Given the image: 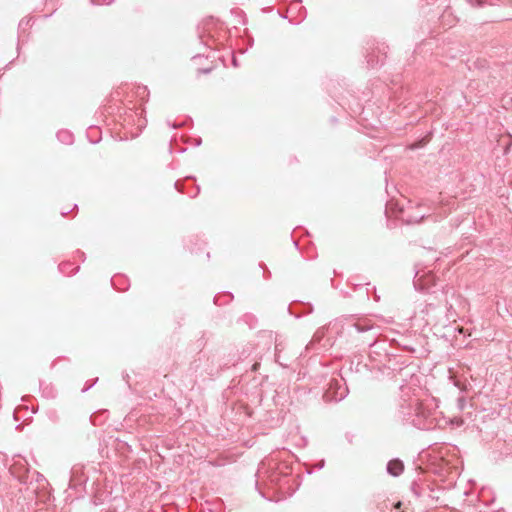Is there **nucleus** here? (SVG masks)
<instances>
[{"instance_id": "6e6552de", "label": "nucleus", "mask_w": 512, "mask_h": 512, "mask_svg": "<svg viewBox=\"0 0 512 512\" xmlns=\"http://www.w3.org/2000/svg\"><path fill=\"white\" fill-rule=\"evenodd\" d=\"M260 360V353L252 346L247 345L239 353L238 359L233 365L235 367L241 366L240 369H244L246 372L248 370L256 372L260 367Z\"/></svg>"}, {"instance_id": "412c9836", "label": "nucleus", "mask_w": 512, "mask_h": 512, "mask_svg": "<svg viewBox=\"0 0 512 512\" xmlns=\"http://www.w3.org/2000/svg\"><path fill=\"white\" fill-rule=\"evenodd\" d=\"M184 247L192 254H199L206 247L205 239L198 234H192L184 239Z\"/></svg>"}, {"instance_id": "49530a36", "label": "nucleus", "mask_w": 512, "mask_h": 512, "mask_svg": "<svg viewBox=\"0 0 512 512\" xmlns=\"http://www.w3.org/2000/svg\"><path fill=\"white\" fill-rule=\"evenodd\" d=\"M351 111L353 115H363L365 113V108L360 104H357V107L355 109L351 108Z\"/></svg>"}, {"instance_id": "13d9d810", "label": "nucleus", "mask_w": 512, "mask_h": 512, "mask_svg": "<svg viewBox=\"0 0 512 512\" xmlns=\"http://www.w3.org/2000/svg\"><path fill=\"white\" fill-rule=\"evenodd\" d=\"M442 492V489L440 487H434L433 486V492L431 494L438 495L440 497V493Z\"/></svg>"}, {"instance_id": "ea45409f", "label": "nucleus", "mask_w": 512, "mask_h": 512, "mask_svg": "<svg viewBox=\"0 0 512 512\" xmlns=\"http://www.w3.org/2000/svg\"><path fill=\"white\" fill-rule=\"evenodd\" d=\"M106 411H97V412H94L91 416H90V422L94 425V426H98V425H101L104 420H103V416L105 415Z\"/></svg>"}, {"instance_id": "2f4dec72", "label": "nucleus", "mask_w": 512, "mask_h": 512, "mask_svg": "<svg viewBox=\"0 0 512 512\" xmlns=\"http://www.w3.org/2000/svg\"><path fill=\"white\" fill-rule=\"evenodd\" d=\"M347 284L350 285L354 291H365V296L367 299H369L370 295V289L368 287L364 288L365 285H370L369 282H360V280L356 281V278H350L347 281Z\"/></svg>"}, {"instance_id": "c756f323", "label": "nucleus", "mask_w": 512, "mask_h": 512, "mask_svg": "<svg viewBox=\"0 0 512 512\" xmlns=\"http://www.w3.org/2000/svg\"><path fill=\"white\" fill-rule=\"evenodd\" d=\"M58 269L61 274L65 276H71L76 274L79 271L80 267L70 261H63L58 265Z\"/></svg>"}, {"instance_id": "052dcab7", "label": "nucleus", "mask_w": 512, "mask_h": 512, "mask_svg": "<svg viewBox=\"0 0 512 512\" xmlns=\"http://www.w3.org/2000/svg\"><path fill=\"white\" fill-rule=\"evenodd\" d=\"M122 378L129 385V374L127 372L122 373Z\"/></svg>"}, {"instance_id": "f704fd0d", "label": "nucleus", "mask_w": 512, "mask_h": 512, "mask_svg": "<svg viewBox=\"0 0 512 512\" xmlns=\"http://www.w3.org/2000/svg\"><path fill=\"white\" fill-rule=\"evenodd\" d=\"M34 481L40 483L42 481L46 482V479L41 473H39L36 470H31L29 475L21 478L22 484H31Z\"/></svg>"}, {"instance_id": "3c124183", "label": "nucleus", "mask_w": 512, "mask_h": 512, "mask_svg": "<svg viewBox=\"0 0 512 512\" xmlns=\"http://www.w3.org/2000/svg\"><path fill=\"white\" fill-rule=\"evenodd\" d=\"M75 255L77 258L81 259L82 261H85V253L81 250H76Z\"/></svg>"}, {"instance_id": "c85d7f7f", "label": "nucleus", "mask_w": 512, "mask_h": 512, "mask_svg": "<svg viewBox=\"0 0 512 512\" xmlns=\"http://www.w3.org/2000/svg\"><path fill=\"white\" fill-rule=\"evenodd\" d=\"M86 137L91 144H98L102 139L101 129L98 126H89L86 130Z\"/></svg>"}, {"instance_id": "f3484780", "label": "nucleus", "mask_w": 512, "mask_h": 512, "mask_svg": "<svg viewBox=\"0 0 512 512\" xmlns=\"http://www.w3.org/2000/svg\"><path fill=\"white\" fill-rule=\"evenodd\" d=\"M419 272L418 269L415 270L413 279L415 290L422 293H434V288L436 287L435 277L430 273L420 275Z\"/></svg>"}, {"instance_id": "338daca9", "label": "nucleus", "mask_w": 512, "mask_h": 512, "mask_svg": "<svg viewBox=\"0 0 512 512\" xmlns=\"http://www.w3.org/2000/svg\"><path fill=\"white\" fill-rule=\"evenodd\" d=\"M291 238H293V237L291 236ZM292 242H293L294 247H295L297 250H299V251H300L299 242H298L297 240H295V239H292Z\"/></svg>"}, {"instance_id": "c03bdc74", "label": "nucleus", "mask_w": 512, "mask_h": 512, "mask_svg": "<svg viewBox=\"0 0 512 512\" xmlns=\"http://www.w3.org/2000/svg\"><path fill=\"white\" fill-rule=\"evenodd\" d=\"M97 381H98V378H95L93 380H88L85 383L84 387L82 388L81 392L85 393V392L89 391L96 384Z\"/></svg>"}, {"instance_id": "f257e3e1", "label": "nucleus", "mask_w": 512, "mask_h": 512, "mask_svg": "<svg viewBox=\"0 0 512 512\" xmlns=\"http://www.w3.org/2000/svg\"><path fill=\"white\" fill-rule=\"evenodd\" d=\"M407 364L392 353L390 343L387 340H375L369 344L367 357L355 355L349 360L348 366L344 365L342 371L347 370L358 374L363 378H391L400 382L402 389L412 369L405 367Z\"/></svg>"}, {"instance_id": "423d86ee", "label": "nucleus", "mask_w": 512, "mask_h": 512, "mask_svg": "<svg viewBox=\"0 0 512 512\" xmlns=\"http://www.w3.org/2000/svg\"><path fill=\"white\" fill-rule=\"evenodd\" d=\"M430 459L427 464V471L439 477L441 481H448L449 485L455 481L456 472L455 467L450 462L444 459L442 452L429 455Z\"/></svg>"}, {"instance_id": "2eb2a0df", "label": "nucleus", "mask_w": 512, "mask_h": 512, "mask_svg": "<svg viewBox=\"0 0 512 512\" xmlns=\"http://www.w3.org/2000/svg\"><path fill=\"white\" fill-rule=\"evenodd\" d=\"M195 182L196 177L188 175L175 181L174 188L180 193L187 194L190 198H196L200 193V186Z\"/></svg>"}, {"instance_id": "69168bd1", "label": "nucleus", "mask_w": 512, "mask_h": 512, "mask_svg": "<svg viewBox=\"0 0 512 512\" xmlns=\"http://www.w3.org/2000/svg\"><path fill=\"white\" fill-rule=\"evenodd\" d=\"M201 143H202V139H201V137H197V138L195 139V141H194V145H195L196 147L200 146V145H201Z\"/></svg>"}, {"instance_id": "f03ea898", "label": "nucleus", "mask_w": 512, "mask_h": 512, "mask_svg": "<svg viewBox=\"0 0 512 512\" xmlns=\"http://www.w3.org/2000/svg\"><path fill=\"white\" fill-rule=\"evenodd\" d=\"M374 327L368 321H354L352 318L336 319L328 325L319 328L306 346V350L315 353L335 351L336 355L347 349L349 339L353 332L364 333Z\"/></svg>"}, {"instance_id": "4be33fe9", "label": "nucleus", "mask_w": 512, "mask_h": 512, "mask_svg": "<svg viewBox=\"0 0 512 512\" xmlns=\"http://www.w3.org/2000/svg\"><path fill=\"white\" fill-rule=\"evenodd\" d=\"M83 467L79 465H75L72 467L70 471L69 477V488L78 490L82 485L87 482V477L82 471Z\"/></svg>"}, {"instance_id": "680f3d73", "label": "nucleus", "mask_w": 512, "mask_h": 512, "mask_svg": "<svg viewBox=\"0 0 512 512\" xmlns=\"http://www.w3.org/2000/svg\"><path fill=\"white\" fill-rule=\"evenodd\" d=\"M261 11H262L263 13H270V12H272V11H273V7H271V6L264 7V8H262V10H261Z\"/></svg>"}, {"instance_id": "cd10ccee", "label": "nucleus", "mask_w": 512, "mask_h": 512, "mask_svg": "<svg viewBox=\"0 0 512 512\" xmlns=\"http://www.w3.org/2000/svg\"><path fill=\"white\" fill-rule=\"evenodd\" d=\"M234 299V295L230 291H222L217 293L213 298V303L216 306H225L231 303Z\"/></svg>"}, {"instance_id": "6e6d98bb", "label": "nucleus", "mask_w": 512, "mask_h": 512, "mask_svg": "<svg viewBox=\"0 0 512 512\" xmlns=\"http://www.w3.org/2000/svg\"><path fill=\"white\" fill-rule=\"evenodd\" d=\"M277 14H278V15H279V17H280V18H282V19H289V18H288V14H287V12H284V11H281V10H279V9H278V10H277Z\"/></svg>"}, {"instance_id": "6ab92c4d", "label": "nucleus", "mask_w": 512, "mask_h": 512, "mask_svg": "<svg viewBox=\"0 0 512 512\" xmlns=\"http://www.w3.org/2000/svg\"><path fill=\"white\" fill-rule=\"evenodd\" d=\"M215 25V19L210 16L202 21L201 24L197 26V34L201 43L206 47H212L211 42L215 43L214 36L211 33L212 28Z\"/></svg>"}, {"instance_id": "bf43d9fd", "label": "nucleus", "mask_w": 512, "mask_h": 512, "mask_svg": "<svg viewBox=\"0 0 512 512\" xmlns=\"http://www.w3.org/2000/svg\"><path fill=\"white\" fill-rule=\"evenodd\" d=\"M232 65L236 68L239 67V62L234 53H232Z\"/></svg>"}, {"instance_id": "7c9ffc66", "label": "nucleus", "mask_w": 512, "mask_h": 512, "mask_svg": "<svg viewBox=\"0 0 512 512\" xmlns=\"http://www.w3.org/2000/svg\"><path fill=\"white\" fill-rule=\"evenodd\" d=\"M347 284L350 285L354 291H365V296L367 299H369L370 295V289L368 287L364 288L365 285H370L369 282H360V280L356 281V278H350L347 281Z\"/></svg>"}, {"instance_id": "20e7f679", "label": "nucleus", "mask_w": 512, "mask_h": 512, "mask_svg": "<svg viewBox=\"0 0 512 512\" xmlns=\"http://www.w3.org/2000/svg\"><path fill=\"white\" fill-rule=\"evenodd\" d=\"M256 476L266 478L282 495L292 496L300 486L298 478L293 477L292 467L286 462H277L274 459L261 462Z\"/></svg>"}, {"instance_id": "de8ad7c7", "label": "nucleus", "mask_w": 512, "mask_h": 512, "mask_svg": "<svg viewBox=\"0 0 512 512\" xmlns=\"http://www.w3.org/2000/svg\"><path fill=\"white\" fill-rule=\"evenodd\" d=\"M93 5H110L115 0H90Z\"/></svg>"}, {"instance_id": "5701e85b", "label": "nucleus", "mask_w": 512, "mask_h": 512, "mask_svg": "<svg viewBox=\"0 0 512 512\" xmlns=\"http://www.w3.org/2000/svg\"><path fill=\"white\" fill-rule=\"evenodd\" d=\"M386 472L392 477H399L404 472V462L400 458H393L386 464Z\"/></svg>"}, {"instance_id": "a18cd8bd", "label": "nucleus", "mask_w": 512, "mask_h": 512, "mask_svg": "<svg viewBox=\"0 0 512 512\" xmlns=\"http://www.w3.org/2000/svg\"><path fill=\"white\" fill-rule=\"evenodd\" d=\"M47 416L48 418L52 421V422H57L58 421V413L56 410H50L47 412Z\"/></svg>"}, {"instance_id": "a19ab883", "label": "nucleus", "mask_w": 512, "mask_h": 512, "mask_svg": "<svg viewBox=\"0 0 512 512\" xmlns=\"http://www.w3.org/2000/svg\"><path fill=\"white\" fill-rule=\"evenodd\" d=\"M239 321H243L246 324H248L250 328H253L255 323L257 322V319L253 314L246 313L239 319Z\"/></svg>"}, {"instance_id": "f8f14e48", "label": "nucleus", "mask_w": 512, "mask_h": 512, "mask_svg": "<svg viewBox=\"0 0 512 512\" xmlns=\"http://www.w3.org/2000/svg\"><path fill=\"white\" fill-rule=\"evenodd\" d=\"M348 393L349 390L346 386L342 387L338 380L332 379L328 384V388L323 393V400L327 403H337L345 399Z\"/></svg>"}, {"instance_id": "603ef678", "label": "nucleus", "mask_w": 512, "mask_h": 512, "mask_svg": "<svg viewBox=\"0 0 512 512\" xmlns=\"http://www.w3.org/2000/svg\"><path fill=\"white\" fill-rule=\"evenodd\" d=\"M212 70H213L212 67L200 68V69H198V73H200V74H209V73H211Z\"/></svg>"}, {"instance_id": "aec40b11", "label": "nucleus", "mask_w": 512, "mask_h": 512, "mask_svg": "<svg viewBox=\"0 0 512 512\" xmlns=\"http://www.w3.org/2000/svg\"><path fill=\"white\" fill-rule=\"evenodd\" d=\"M289 315L300 319L305 315L313 313L314 306L310 302H303L301 300H293L287 307Z\"/></svg>"}, {"instance_id": "0e129e2a", "label": "nucleus", "mask_w": 512, "mask_h": 512, "mask_svg": "<svg viewBox=\"0 0 512 512\" xmlns=\"http://www.w3.org/2000/svg\"><path fill=\"white\" fill-rule=\"evenodd\" d=\"M372 290H373V297L376 301H379L380 299V296L376 293V288L375 287H372Z\"/></svg>"}, {"instance_id": "a878e982", "label": "nucleus", "mask_w": 512, "mask_h": 512, "mask_svg": "<svg viewBox=\"0 0 512 512\" xmlns=\"http://www.w3.org/2000/svg\"><path fill=\"white\" fill-rule=\"evenodd\" d=\"M398 215L399 217L401 218V220L405 223V224H416V223H419L421 222L424 217H425V214L422 213V214H417V215H410L408 212H406L403 207H399L398 208Z\"/></svg>"}, {"instance_id": "864d4df0", "label": "nucleus", "mask_w": 512, "mask_h": 512, "mask_svg": "<svg viewBox=\"0 0 512 512\" xmlns=\"http://www.w3.org/2000/svg\"><path fill=\"white\" fill-rule=\"evenodd\" d=\"M325 466V460L322 459L315 464V468L321 470Z\"/></svg>"}, {"instance_id": "4c0bfd02", "label": "nucleus", "mask_w": 512, "mask_h": 512, "mask_svg": "<svg viewBox=\"0 0 512 512\" xmlns=\"http://www.w3.org/2000/svg\"><path fill=\"white\" fill-rule=\"evenodd\" d=\"M466 2L473 7L482 8L487 5H498L502 2V0H466Z\"/></svg>"}, {"instance_id": "c9c22d12", "label": "nucleus", "mask_w": 512, "mask_h": 512, "mask_svg": "<svg viewBox=\"0 0 512 512\" xmlns=\"http://www.w3.org/2000/svg\"><path fill=\"white\" fill-rule=\"evenodd\" d=\"M284 349V343L281 340L276 338L275 340V362L278 363L281 367L287 368L289 367V363L281 361V352Z\"/></svg>"}, {"instance_id": "4d7b16f0", "label": "nucleus", "mask_w": 512, "mask_h": 512, "mask_svg": "<svg viewBox=\"0 0 512 512\" xmlns=\"http://www.w3.org/2000/svg\"><path fill=\"white\" fill-rule=\"evenodd\" d=\"M299 14L302 19H304L306 17L307 11H306L305 7H300Z\"/></svg>"}, {"instance_id": "dca6fc26", "label": "nucleus", "mask_w": 512, "mask_h": 512, "mask_svg": "<svg viewBox=\"0 0 512 512\" xmlns=\"http://www.w3.org/2000/svg\"><path fill=\"white\" fill-rule=\"evenodd\" d=\"M195 182L196 177L188 175L175 181L174 188L180 193L187 194L190 198H196L200 193V186Z\"/></svg>"}, {"instance_id": "5fc2aeb1", "label": "nucleus", "mask_w": 512, "mask_h": 512, "mask_svg": "<svg viewBox=\"0 0 512 512\" xmlns=\"http://www.w3.org/2000/svg\"><path fill=\"white\" fill-rule=\"evenodd\" d=\"M431 136H432V133L430 132L429 135H428V139L427 140H421L420 143L417 146H415L414 148L423 147L426 144V142L429 141Z\"/></svg>"}, {"instance_id": "39448f33", "label": "nucleus", "mask_w": 512, "mask_h": 512, "mask_svg": "<svg viewBox=\"0 0 512 512\" xmlns=\"http://www.w3.org/2000/svg\"><path fill=\"white\" fill-rule=\"evenodd\" d=\"M391 346L392 353L395 354L397 358L402 359L405 364V367L411 368L412 374L408 377V380L415 376V367L409 362L406 356L401 353H406L410 355H415L417 353H421L423 349V336L420 334H401L398 338L386 339Z\"/></svg>"}, {"instance_id": "9d476101", "label": "nucleus", "mask_w": 512, "mask_h": 512, "mask_svg": "<svg viewBox=\"0 0 512 512\" xmlns=\"http://www.w3.org/2000/svg\"><path fill=\"white\" fill-rule=\"evenodd\" d=\"M190 369L200 375L215 376L222 370V365L216 361L215 356L201 355L191 363Z\"/></svg>"}, {"instance_id": "4468645a", "label": "nucleus", "mask_w": 512, "mask_h": 512, "mask_svg": "<svg viewBox=\"0 0 512 512\" xmlns=\"http://www.w3.org/2000/svg\"><path fill=\"white\" fill-rule=\"evenodd\" d=\"M10 474L21 483V478L29 475L31 468L27 460L21 455H14L7 466Z\"/></svg>"}, {"instance_id": "e2e57ef3", "label": "nucleus", "mask_w": 512, "mask_h": 512, "mask_svg": "<svg viewBox=\"0 0 512 512\" xmlns=\"http://www.w3.org/2000/svg\"><path fill=\"white\" fill-rule=\"evenodd\" d=\"M255 488L258 490L259 494L265 498V495L262 493V491L259 489V480H256L255 482Z\"/></svg>"}, {"instance_id": "58836bf2", "label": "nucleus", "mask_w": 512, "mask_h": 512, "mask_svg": "<svg viewBox=\"0 0 512 512\" xmlns=\"http://www.w3.org/2000/svg\"><path fill=\"white\" fill-rule=\"evenodd\" d=\"M433 492V485L425 480L424 486H423V498H429L431 500H439L438 495L431 494Z\"/></svg>"}, {"instance_id": "0eeeda50", "label": "nucleus", "mask_w": 512, "mask_h": 512, "mask_svg": "<svg viewBox=\"0 0 512 512\" xmlns=\"http://www.w3.org/2000/svg\"><path fill=\"white\" fill-rule=\"evenodd\" d=\"M427 6H436L433 10L435 16L438 17L443 27H452L459 18L455 15L454 10L451 6V0H422Z\"/></svg>"}, {"instance_id": "1a4fd4ad", "label": "nucleus", "mask_w": 512, "mask_h": 512, "mask_svg": "<svg viewBox=\"0 0 512 512\" xmlns=\"http://www.w3.org/2000/svg\"><path fill=\"white\" fill-rule=\"evenodd\" d=\"M144 110L141 108H129L123 117V126H134L136 131L131 130L132 137L139 136L147 125V119L143 116Z\"/></svg>"}, {"instance_id": "8fccbe9b", "label": "nucleus", "mask_w": 512, "mask_h": 512, "mask_svg": "<svg viewBox=\"0 0 512 512\" xmlns=\"http://www.w3.org/2000/svg\"><path fill=\"white\" fill-rule=\"evenodd\" d=\"M8 457L5 453L0 451V466L7 467L8 466Z\"/></svg>"}, {"instance_id": "09e8293b", "label": "nucleus", "mask_w": 512, "mask_h": 512, "mask_svg": "<svg viewBox=\"0 0 512 512\" xmlns=\"http://www.w3.org/2000/svg\"><path fill=\"white\" fill-rule=\"evenodd\" d=\"M188 123H189V124H191V123H192V119H191V118L186 119L185 121H183V122H182L181 124H179V125L174 124V123H171L170 121H167V124H168L171 128H173V129H176V128H178V127H180V126H182V125H186V124H188Z\"/></svg>"}, {"instance_id": "72a5a7b5", "label": "nucleus", "mask_w": 512, "mask_h": 512, "mask_svg": "<svg viewBox=\"0 0 512 512\" xmlns=\"http://www.w3.org/2000/svg\"><path fill=\"white\" fill-rule=\"evenodd\" d=\"M425 480L419 478L417 480H413L410 484V491L415 496V498H423V486Z\"/></svg>"}, {"instance_id": "79ce46f5", "label": "nucleus", "mask_w": 512, "mask_h": 512, "mask_svg": "<svg viewBox=\"0 0 512 512\" xmlns=\"http://www.w3.org/2000/svg\"><path fill=\"white\" fill-rule=\"evenodd\" d=\"M136 94L138 97L141 98L142 101H147L149 97V90L147 89L146 86H138Z\"/></svg>"}, {"instance_id": "9b49d317", "label": "nucleus", "mask_w": 512, "mask_h": 512, "mask_svg": "<svg viewBox=\"0 0 512 512\" xmlns=\"http://www.w3.org/2000/svg\"><path fill=\"white\" fill-rule=\"evenodd\" d=\"M439 46H441V39L431 37L428 39H424L419 45L416 46V48L413 51V62H419V58L425 59L426 55L436 57L440 56V49Z\"/></svg>"}, {"instance_id": "774afa93", "label": "nucleus", "mask_w": 512, "mask_h": 512, "mask_svg": "<svg viewBox=\"0 0 512 512\" xmlns=\"http://www.w3.org/2000/svg\"><path fill=\"white\" fill-rule=\"evenodd\" d=\"M430 309L431 310L435 309V305L433 303H429L426 305V310L429 311Z\"/></svg>"}, {"instance_id": "b1692460", "label": "nucleus", "mask_w": 512, "mask_h": 512, "mask_svg": "<svg viewBox=\"0 0 512 512\" xmlns=\"http://www.w3.org/2000/svg\"><path fill=\"white\" fill-rule=\"evenodd\" d=\"M33 25V19L31 17H24L18 23V31H17V51H20V41H22L25 37L26 32Z\"/></svg>"}, {"instance_id": "473e14b6", "label": "nucleus", "mask_w": 512, "mask_h": 512, "mask_svg": "<svg viewBox=\"0 0 512 512\" xmlns=\"http://www.w3.org/2000/svg\"><path fill=\"white\" fill-rule=\"evenodd\" d=\"M59 142L65 145H71L74 142V134L67 129H61L56 133Z\"/></svg>"}, {"instance_id": "7ed1b4c3", "label": "nucleus", "mask_w": 512, "mask_h": 512, "mask_svg": "<svg viewBox=\"0 0 512 512\" xmlns=\"http://www.w3.org/2000/svg\"><path fill=\"white\" fill-rule=\"evenodd\" d=\"M397 421L403 425L413 426L419 430H434L444 428L448 420L440 417V412L436 409H429L416 397L401 399L398 403L395 413Z\"/></svg>"}, {"instance_id": "a211bd4d", "label": "nucleus", "mask_w": 512, "mask_h": 512, "mask_svg": "<svg viewBox=\"0 0 512 512\" xmlns=\"http://www.w3.org/2000/svg\"><path fill=\"white\" fill-rule=\"evenodd\" d=\"M440 56L454 59L466 52V48L452 39H441Z\"/></svg>"}, {"instance_id": "393cba45", "label": "nucleus", "mask_w": 512, "mask_h": 512, "mask_svg": "<svg viewBox=\"0 0 512 512\" xmlns=\"http://www.w3.org/2000/svg\"><path fill=\"white\" fill-rule=\"evenodd\" d=\"M110 282L112 287L120 292L126 291L130 287V281L124 274H115L111 277Z\"/></svg>"}, {"instance_id": "37998d69", "label": "nucleus", "mask_w": 512, "mask_h": 512, "mask_svg": "<svg viewBox=\"0 0 512 512\" xmlns=\"http://www.w3.org/2000/svg\"><path fill=\"white\" fill-rule=\"evenodd\" d=\"M259 268H261L263 270V278L265 280H269L271 278V272L268 269L267 265L264 262H260Z\"/></svg>"}, {"instance_id": "ddd939ff", "label": "nucleus", "mask_w": 512, "mask_h": 512, "mask_svg": "<svg viewBox=\"0 0 512 512\" xmlns=\"http://www.w3.org/2000/svg\"><path fill=\"white\" fill-rule=\"evenodd\" d=\"M387 49L388 46L384 43H378L376 47H370V51L367 49V53L365 55L367 68L374 69L382 66L386 57Z\"/></svg>"}, {"instance_id": "e433bc0d", "label": "nucleus", "mask_w": 512, "mask_h": 512, "mask_svg": "<svg viewBox=\"0 0 512 512\" xmlns=\"http://www.w3.org/2000/svg\"><path fill=\"white\" fill-rule=\"evenodd\" d=\"M402 503L400 501L396 503H390L388 500H383L382 502L377 504V512H386V510H389L392 512V507H394L397 510H400Z\"/></svg>"}, {"instance_id": "bb28decb", "label": "nucleus", "mask_w": 512, "mask_h": 512, "mask_svg": "<svg viewBox=\"0 0 512 512\" xmlns=\"http://www.w3.org/2000/svg\"><path fill=\"white\" fill-rule=\"evenodd\" d=\"M39 390L42 397L46 399H54L57 396V390L51 383H46L43 380L39 381Z\"/></svg>"}]
</instances>
